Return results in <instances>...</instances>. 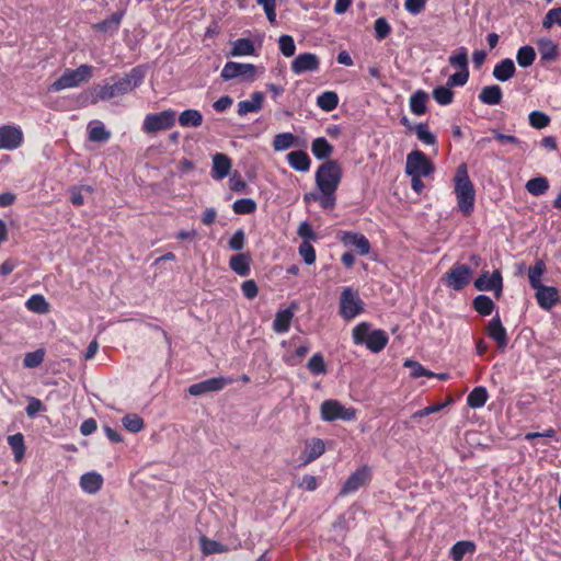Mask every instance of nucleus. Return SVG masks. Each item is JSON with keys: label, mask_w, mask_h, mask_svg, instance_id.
Masks as SVG:
<instances>
[{"label": "nucleus", "mask_w": 561, "mask_h": 561, "mask_svg": "<svg viewBox=\"0 0 561 561\" xmlns=\"http://www.w3.org/2000/svg\"><path fill=\"white\" fill-rule=\"evenodd\" d=\"M541 61H554L559 56L558 45L550 38H541L537 43Z\"/></svg>", "instance_id": "obj_27"}, {"label": "nucleus", "mask_w": 561, "mask_h": 561, "mask_svg": "<svg viewBox=\"0 0 561 561\" xmlns=\"http://www.w3.org/2000/svg\"><path fill=\"white\" fill-rule=\"evenodd\" d=\"M297 145V138L291 133L277 134L273 139V148L275 151H285Z\"/></svg>", "instance_id": "obj_42"}, {"label": "nucleus", "mask_w": 561, "mask_h": 561, "mask_svg": "<svg viewBox=\"0 0 561 561\" xmlns=\"http://www.w3.org/2000/svg\"><path fill=\"white\" fill-rule=\"evenodd\" d=\"M370 478V470L368 467H362L360 469L353 472L345 481L341 494L345 495L348 493L356 492L363 486Z\"/></svg>", "instance_id": "obj_17"}, {"label": "nucleus", "mask_w": 561, "mask_h": 561, "mask_svg": "<svg viewBox=\"0 0 561 561\" xmlns=\"http://www.w3.org/2000/svg\"><path fill=\"white\" fill-rule=\"evenodd\" d=\"M175 123V112L164 110L160 113L148 114L142 123V130L147 134H153L160 130L171 128Z\"/></svg>", "instance_id": "obj_7"}, {"label": "nucleus", "mask_w": 561, "mask_h": 561, "mask_svg": "<svg viewBox=\"0 0 561 561\" xmlns=\"http://www.w3.org/2000/svg\"><path fill=\"white\" fill-rule=\"evenodd\" d=\"M469 79V70H459L458 72L451 75L447 80V85L451 87H462L468 82Z\"/></svg>", "instance_id": "obj_63"}, {"label": "nucleus", "mask_w": 561, "mask_h": 561, "mask_svg": "<svg viewBox=\"0 0 561 561\" xmlns=\"http://www.w3.org/2000/svg\"><path fill=\"white\" fill-rule=\"evenodd\" d=\"M264 94L260 91L251 94L250 100H243L238 103V114L245 116L249 113L259 112L262 110Z\"/></svg>", "instance_id": "obj_21"}, {"label": "nucleus", "mask_w": 561, "mask_h": 561, "mask_svg": "<svg viewBox=\"0 0 561 561\" xmlns=\"http://www.w3.org/2000/svg\"><path fill=\"white\" fill-rule=\"evenodd\" d=\"M404 366L409 367L411 369V376L413 378H420L422 376H426V377L435 376L434 373L425 369L420 363L412 360V359H407L404 362Z\"/></svg>", "instance_id": "obj_60"}, {"label": "nucleus", "mask_w": 561, "mask_h": 561, "mask_svg": "<svg viewBox=\"0 0 561 561\" xmlns=\"http://www.w3.org/2000/svg\"><path fill=\"white\" fill-rule=\"evenodd\" d=\"M320 67V60L316 54L302 53L291 61V71L300 76L305 72H314Z\"/></svg>", "instance_id": "obj_14"}, {"label": "nucleus", "mask_w": 561, "mask_h": 561, "mask_svg": "<svg viewBox=\"0 0 561 561\" xmlns=\"http://www.w3.org/2000/svg\"><path fill=\"white\" fill-rule=\"evenodd\" d=\"M8 444L13 451L14 460L18 462L21 461L25 454L24 436L21 433L10 435L8 437Z\"/></svg>", "instance_id": "obj_45"}, {"label": "nucleus", "mask_w": 561, "mask_h": 561, "mask_svg": "<svg viewBox=\"0 0 561 561\" xmlns=\"http://www.w3.org/2000/svg\"><path fill=\"white\" fill-rule=\"evenodd\" d=\"M111 137V133L105 128L101 122H95L94 125L89 126V139L91 141L104 142Z\"/></svg>", "instance_id": "obj_48"}, {"label": "nucleus", "mask_w": 561, "mask_h": 561, "mask_svg": "<svg viewBox=\"0 0 561 561\" xmlns=\"http://www.w3.org/2000/svg\"><path fill=\"white\" fill-rule=\"evenodd\" d=\"M473 308L481 316H489L494 309V302L489 296L479 295L473 299Z\"/></svg>", "instance_id": "obj_47"}, {"label": "nucleus", "mask_w": 561, "mask_h": 561, "mask_svg": "<svg viewBox=\"0 0 561 561\" xmlns=\"http://www.w3.org/2000/svg\"><path fill=\"white\" fill-rule=\"evenodd\" d=\"M92 71L93 68L89 65H80L76 69H67L60 78L50 84L49 91L58 92L65 89L79 87L91 79Z\"/></svg>", "instance_id": "obj_4"}, {"label": "nucleus", "mask_w": 561, "mask_h": 561, "mask_svg": "<svg viewBox=\"0 0 561 561\" xmlns=\"http://www.w3.org/2000/svg\"><path fill=\"white\" fill-rule=\"evenodd\" d=\"M528 193L534 196H540L549 190V181L545 176H536L527 181L525 185Z\"/></svg>", "instance_id": "obj_38"}, {"label": "nucleus", "mask_w": 561, "mask_h": 561, "mask_svg": "<svg viewBox=\"0 0 561 561\" xmlns=\"http://www.w3.org/2000/svg\"><path fill=\"white\" fill-rule=\"evenodd\" d=\"M182 127H199L203 124V115L197 110H185L179 116Z\"/></svg>", "instance_id": "obj_35"}, {"label": "nucleus", "mask_w": 561, "mask_h": 561, "mask_svg": "<svg viewBox=\"0 0 561 561\" xmlns=\"http://www.w3.org/2000/svg\"><path fill=\"white\" fill-rule=\"evenodd\" d=\"M389 337L383 330H374V333L369 335L366 347L373 353L381 352L388 344Z\"/></svg>", "instance_id": "obj_30"}, {"label": "nucleus", "mask_w": 561, "mask_h": 561, "mask_svg": "<svg viewBox=\"0 0 561 561\" xmlns=\"http://www.w3.org/2000/svg\"><path fill=\"white\" fill-rule=\"evenodd\" d=\"M311 151L317 159L324 160L332 154L333 147L324 137H319L312 141Z\"/></svg>", "instance_id": "obj_31"}, {"label": "nucleus", "mask_w": 561, "mask_h": 561, "mask_svg": "<svg viewBox=\"0 0 561 561\" xmlns=\"http://www.w3.org/2000/svg\"><path fill=\"white\" fill-rule=\"evenodd\" d=\"M23 131L19 126L3 125L0 127V150H15L23 144Z\"/></svg>", "instance_id": "obj_12"}, {"label": "nucleus", "mask_w": 561, "mask_h": 561, "mask_svg": "<svg viewBox=\"0 0 561 561\" xmlns=\"http://www.w3.org/2000/svg\"><path fill=\"white\" fill-rule=\"evenodd\" d=\"M554 24L561 25V7L549 10L542 20L545 28H551Z\"/></svg>", "instance_id": "obj_61"}, {"label": "nucleus", "mask_w": 561, "mask_h": 561, "mask_svg": "<svg viewBox=\"0 0 561 561\" xmlns=\"http://www.w3.org/2000/svg\"><path fill=\"white\" fill-rule=\"evenodd\" d=\"M529 125L536 129H543L550 124V117L541 111H533L528 115Z\"/></svg>", "instance_id": "obj_53"}, {"label": "nucleus", "mask_w": 561, "mask_h": 561, "mask_svg": "<svg viewBox=\"0 0 561 561\" xmlns=\"http://www.w3.org/2000/svg\"><path fill=\"white\" fill-rule=\"evenodd\" d=\"M536 59V50L530 45H525L518 48L516 53V60L517 64L522 68H528L530 67Z\"/></svg>", "instance_id": "obj_43"}, {"label": "nucleus", "mask_w": 561, "mask_h": 561, "mask_svg": "<svg viewBox=\"0 0 561 561\" xmlns=\"http://www.w3.org/2000/svg\"><path fill=\"white\" fill-rule=\"evenodd\" d=\"M298 251L306 264L311 265L316 262V250L310 242L302 241Z\"/></svg>", "instance_id": "obj_59"}, {"label": "nucleus", "mask_w": 561, "mask_h": 561, "mask_svg": "<svg viewBox=\"0 0 561 561\" xmlns=\"http://www.w3.org/2000/svg\"><path fill=\"white\" fill-rule=\"evenodd\" d=\"M122 423L130 433H139L145 427L144 420L135 413L126 414L122 419Z\"/></svg>", "instance_id": "obj_49"}, {"label": "nucleus", "mask_w": 561, "mask_h": 561, "mask_svg": "<svg viewBox=\"0 0 561 561\" xmlns=\"http://www.w3.org/2000/svg\"><path fill=\"white\" fill-rule=\"evenodd\" d=\"M474 287L480 291H494L496 298H500L503 290V278L499 270L492 274L483 272L476 280Z\"/></svg>", "instance_id": "obj_11"}, {"label": "nucleus", "mask_w": 561, "mask_h": 561, "mask_svg": "<svg viewBox=\"0 0 561 561\" xmlns=\"http://www.w3.org/2000/svg\"><path fill=\"white\" fill-rule=\"evenodd\" d=\"M375 37L378 41L385 39L391 32V26L385 18H378L374 24Z\"/></svg>", "instance_id": "obj_58"}, {"label": "nucleus", "mask_w": 561, "mask_h": 561, "mask_svg": "<svg viewBox=\"0 0 561 561\" xmlns=\"http://www.w3.org/2000/svg\"><path fill=\"white\" fill-rule=\"evenodd\" d=\"M325 451L324 442L321 438H311L305 443V449L300 455L301 465L307 466L321 457Z\"/></svg>", "instance_id": "obj_16"}, {"label": "nucleus", "mask_w": 561, "mask_h": 561, "mask_svg": "<svg viewBox=\"0 0 561 561\" xmlns=\"http://www.w3.org/2000/svg\"><path fill=\"white\" fill-rule=\"evenodd\" d=\"M124 13L123 12H115L113 13L108 19L99 22L94 25V28L100 32H115L117 31Z\"/></svg>", "instance_id": "obj_46"}, {"label": "nucleus", "mask_w": 561, "mask_h": 561, "mask_svg": "<svg viewBox=\"0 0 561 561\" xmlns=\"http://www.w3.org/2000/svg\"><path fill=\"white\" fill-rule=\"evenodd\" d=\"M341 241L345 247L355 248L360 255H367L370 251L368 239L358 232H344Z\"/></svg>", "instance_id": "obj_19"}, {"label": "nucleus", "mask_w": 561, "mask_h": 561, "mask_svg": "<svg viewBox=\"0 0 561 561\" xmlns=\"http://www.w3.org/2000/svg\"><path fill=\"white\" fill-rule=\"evenodd\" d=\"M477 546L471 540L457 541L450 549V557L454 561H462L466 554H473Z\"/></svg>", "instance_id": "obj_29"}, {"label": "nucleus", "mask_w": 561, "mask_h": 561, "mask_svg": "<svg viewBox=\"0 0 561 561\" xmlns=\"http://www.w3.org/2000/svg\"><path fill=\"white\" fill-rule=\"evenodd\" d=\"M364 310V302L358 293L352 287H345L340 297V316L345 320H352Z\"/></svg>", "instance_id": "obj_5"}, {"label": "nucleus", "mask_w": 561, "mask_h": 561, "mask_svg": "<svg viewBox=\"0 0 561 561\" xmlns=\"http://www.w3.org/2000/svg\"><path fill=\"white\" fill-rule=\"evenodd\" d=\"M310 347L307 344L300 345L295 351V354L286 358V363L290 366H295L301 362V359L309 353Z\"/></svg>", "instance_id": "obj_64"}, {"label": "nucleus", "mask_w": 561, "mask_h": 561, "mask_svg": "<svg viewBox=\"0 0 561 561\" xmlns=\"http://www.w3.org/2000/svg\"><path fill=\"white\" fill-rule=\"evenodd\" d=\"M417 139L421 140L425 145H435L436 137L432 134L426 124L420 123L414 127Z\"/></svg>", "instance_id": "obj_55"}, {"label": "nucleus", "mask_w": 561, "mask_h": 561, "mask_svg": "<svg viewBox=\"0 0 561 561\" xmlns=\"http://www.w3.org/2000/svg\"><path fill=\"white\" fill-rule=\"evenodd\" d=\"M342 179V168L336 160H328L316 172V184L327 196L336 197L335 192Z\"/></svg>", "instance_id": "obj_3"}, {"label": "nucleus", "mask_w": 561, "mask_h": 561, "mask_svg": "<svg viewBox=\"0 0 561 561\" xmlns=\"http://www.w3.org/2000/svg\"><path fill=\"white\" fill-rule=\"evenodd\" d=\"M145 78V72L140 67L133 68L124 77H112V83H105L98 90V100L108 101L113 98L125 95L139 87Z\"/></svg>", "instance_id": "obj_1"}, {"label": "nucleus", "mask_w": 561, "mask_h": 561, "mask_svg": "<svg viewBox=\"0 0 561 561\" xmlns=\"http://www.w3.org/2000/svg\"><path fill=\"white\" fill-rule=\"evenodd\" d=\"M307 367L310 373L316 376L327 373V365L321 353L313 354L308 360Z\"/></svg>", "instance_id": "obj_50"}, {"label": "nucleus", "mask_w": 561, "mask_h": 561, "mask_svg": "<svg viewBox=\"0 0 561 561\" xmlns=\"http://www.w3.org/2000/svg\"><path fill=\"white\" fill-rule=\"evenodd\" d=\"M546 272V264L542 260H538L535 265L528 268L529 284L533 289L543 286L541 277Z\"/></svg>", "instance_id": "obj_41"}, {"label": "nucleus", "mask_w": 561, "mask_h": 561, "mask_svg": "<svg viewBox=\"0 0 561 561\" xmlns=\"http://www.w3.org/2000/svg\"><path fill=\"white\" fill-rule=\"evenodd\" d=\"M488 335L497 344V347L504 350L507 346L508 339L506 329L503 327L499 314L493 317L486 328Z\"/></svg>", "instance_id": "obj_18"}, {"label": "nucleus", "mask_w": 561, "mask_h": 561, "mask_svg": "<svg viewBox=\"0 0 561 561\" xmlns=\"http://www.w3.org/2000/svg\"><path fill=\"white\" fill-rule=\"evenodd\" d=\"M231 159L224 153H216L213 157L211 178L214 180L225 179L231 170Z\"/></svg>", "instance_id": "obj_20"}, {"label": "nucleus", "mask_w": 561, "mask_h": 561, "mask_svg": "<svg viewBox=\"0 0 561 561\" xmlns=\"http://www.w3.org/2000/svg\"><path fill=\"white\" fill-rule=\"evenodd\" d=\"M444 283L448 288L456 291L462 290L472 279V270L463 264H455L445 273Z\"/></svg>", "instance_id": "obj_8"}, {"label": "nucleus", "mask_w": 561, "mask_h": 561, "mask_svg": "<svg viewBox=\"0 0 561 561\" xmlns=\"http://www.w3.org/2000/svg\"><path fill=\"white\" fill-rule=\"evenodd\" d=\"M254 53L255 47L250 38H238L232 43L230 55L234 57L251 56L254 55Z\"/></svg>", "instance_id": "obj_34"}, {"label": "nucleus", "mask_w": 561, "mask_h": 561, "mask_svg": "<svg viewBox=\"0 0 561 561\" xmlns=\"http://www.w3.org/2000/svg\"><path fill=\"white\" fill-rule=\"evenodd\" d=\"M251 255L249 253H239L232 255L229 260V267L239 276L250 274Z\"/></svg>", "instance_id": "obj_26"}, {"label": "nucleus", "mask_w": 561, "mask_h": 561, "mask_svg": "<svg viewBox=\"0 0 561 561\" xmlns=\"http://www.w3.org/2000/svg\"><path fill=\"white\" fill-rule=\"evenodd\" d=\"M428 100V95L423 90H417L410 98V110L416 115L421 116L426 112V102Z\"/></svg>", "instance_id": "obj_32"}, {"label": "nucleus", "mask_w": 561, "mask_h": 561, "mask_svg": "<svg viewBox=\"0 0 561 561\" xmlns=\"http://www.w3.org/2000/svg\"><path fill=\"white\" fill-rule=\"evenodd\" d=\"M278 46H279L280 53L285 57H293L295 55L296 44H295V41H294L293 36H290V35H282L278 38Z\"/></svg>", "instance_id": "obj_54"}, {"label": "nucleus", "mask_w": 561, "mask_h": 561, "mask_svg": "<svg viewBox=\"0 0 561 561\" xmlns=\"http://www.w3.org/2000/svg\"><path fill=\"white\" fill-rule=\"evenodd\" d=\"M433 98L438 104L448 105L454 100V92L448 85H440L433 90Z\"/></svg>", "instance_id": "obj_51"}, {"label": "nucleus", "mask_w": 561, "mask_h": 561, "mask_svg": "<svg viewBox=\"0 0 561 561\" xmlns=\"http://www.w3.org/2000/svg\"><path fill=\"white\" fill-rule=\"evenodd\" d=\"M294 318V308L289 307L276 312L273 321V330L277 333H285L289 330L290 322Z\"/></svg>", "instance_id": "obj_28"}, {"label": "nucleus", "mask_w": 561, "mask_h": 561, "mask_svg": "<svg viewBox=\"0 0 561 561\" xmlns=\"http://www.w3.org/2000/svg\"><path fill=\"white\" fill-rule=\"evenodd\" d=\"M448 62L451 67L458 68L459 70H469L468 67V50L466 47H459L448 58Z\"/></svg>", "instance_id": "obj_44"}, {"label": "nucleus", "mask_w": 561, "mask_h": 561, "mask_svg": "<svg viewBox=\"0 0 561 561\" xmlns=\"http://www.w3.org/2000/svg\"><path fill=\"white\" fill-rule=\"evenodd\" d=\"M288 164L296 171L307 172L310 169L311 160L306 151L296 150L287 154Z\"/></svg>", "instance_id": "obj_24"}, {"label": "nucleus", "mask_w": 561, "mask_h": 561, "mask_svg": "<svg viewBox=\"0 0 561 561\" xmlns=\"http://www.w3.org/2000/svg\"><path fill=\"white\" fill-rule=\"evenodd\" d=\"M434 172V165L426 154L413 150L407 156L405 173L428 176Z\"/></svg>", "instance_id": "obj_9"}, {"label": "nucleus", "mask_w": 561, "mask_h": 561, "mask_svg": "<svg viewBox=\"0 0 561 561\" xmlns=\"http://www.w3.org/2000/svg\"><path fill=\"white\" fill-rule=\"evenodd\" d=\"M321 417L325 422H333L337 420L353 421L356 417V410L354 408H346L337 400H325L320 407Z\"/></svg>", "instance_id": "obj_6"}, {"label": "nucleus", "mask_w": 561, "mask_h": 561, "mask_svg": "<svg viewBox=\"0 0 561 561\" xmlns=\"http://www.w3.org/2000/svg\"><path fill=\"white\" fill-rule=\"evenodd\" d=\"M245 243V233L242 229H238L228 241L230 250L240 251Z\"/></svg>", "instance_id": "obj_62"}, {"label": "nucleus", "mask_w": 561, "mask_h": 561, "mask_svg": "<svg viewBox=\"0 0 561 561\" xmlns=\"http://www.w3.org/2000/svg\"><path fill=\"white\" fill-rule=\"evenodd\" d=\"M256 67L252 64H242L228 61L221 70V78L229 81L236 78H241L244 81H253L255 78Z\"/></svg>", "instance_id": "obj_10"}, {"label": "nucleus", "mask_w": 561, "mask_h": 561, "mask_svg": "<svg viewBox=\"0 0 561 561\" xmlns=\"http://www.w3.org/2000/svg\"><path fill=\"white\" fill-rule=\"evenodd\" d=\"M103 485V478L98 472H87L81 476L80 478V486L81 489L89 493V494H95L100 491V489Z\"/></svg>", "instance_id": "obj_25"}, {"label": "nucleus", "mask_w": 561, "mask_h": 561, "mask_svg": "<svg viewBox=\"0 0 561 561\" xmlns=\"http://www.w3.org/2000/svg\"><path fill=\"white\" fill-rule=\"evenodd\" d=\"M489 399V393L485 387L479 386L473 388V390L467 397V404L471 409H480L482 408Z\"/></svg>", "instance_id": "obj_33"}, {"label": "nucleus", "mask_w": 561, "mask_h": 561, "mask_svg": "<svg viewBox=\"0 0 561 561\" xmlns=\"http://www.w3.org/2000/svg\"><path fill=\"white\" fill-rule=\"evenodd\" d=\"M304 201L306 203L318 202L322 208L330 209L335 206L336 197L327 196L325 193L319 191L306 193L304 195Z\"/></svg>", "instance_id": "obj_36"}, {"label": "nucleus", "mask_w": 561, "mask_h": 561, "mask_svg": "<svg viewBox=\"0 0 561 561\" xmlns=\"http://www.w3.org/2000/svg\"><path fill=\"white\" fill-rule=\"evenodd\" d=\"M479 101L485 105H497L502 102L503 91L497 84L486 85L479 93Z\"/></svg>", "instance_id": "obj_23"}, {"label": "nucleus", "mask_w": 561, "mask_h": 561, "mask_svg": "<svg viewBox=\"0 0 561 561\" xmlns=\"http://www.w3.org/2000/svg\"><path fill=\"white\" fill-rule=\"evenodd\" d=\"M538 306L543 310H551L559 302V291L553 286H540L535 289Z\"/></svg>", "instance_id": "obj_15"}, {"label": "nucleus", "mask_w": 561, "mask_h": 561, "mask_svg": "<svg viewBox=\"0 0 561 561\" xmlns=\"http://www.w3.org/2000/svg\"><path fill=\"white\" fill-rule=\"evenodd\" d=\"M25 307L27 308V310L38 314H45L49 311V304L47 302L45 297L39 294L32 295L26 300Z\"/></svg>", "instance_id": "obj_39"}, {"label": "nucleus", "mask_w": 561, "mask_h": 561, "mask_svg": "<svg viewBox=\"0 0 561 561\" xmlns=\"http://www.w3.org/2000/svg\"><path fill=\"white\" fill-rule=\"evenodd\" d=\"M454 182L458 208L465 216H469L474 209L476 191L465 163L457 168Z\"/></svg>", "instance_id": "obj_2"}, {"label": "nucleus", "mask_w": 561, "mask_h": 561, "mask_svg": "<svg viewBox=\"0 0 561 561\" xmlns=\"http://www.w3.org/2000/svg\"><path fill=\"white\" fill-rule=\"evenodd\" d=\"M339 96L334 91H325L317 96V105L324 112H331L337 107Z\"/></svg>", "instance_id": "obj_40"}, {"label": "nucleus", "mask_w": 561, "mask_h": 561, "mask_svg": "<svg viewBox=\"0 0 561 561\" xmlns=\"http://www.w3.org/2000/svg\"><path fill=\"white\" fill-rule=\"evenodd\" d=\"M374 333L371 325L368 322H360L353 328L352 339L356 345H366L369 335Z\"/></svg>", "instance_id": "obj_37"}, {"label": "nucleus", "mask_w": 561, "mask_h": 561, "mask_svg": "<svg viewBox=\"0 0 561 561\" xmlns=\"http://www.w3.org/2000/svg\"><path fill=\"white\" fill-rule=\"evenodd\" d=\"M202 550L204 554L222 553L227 551V548L218 541L207 539L206 537L201 538Z\"/></svg>", "instance_id": "obj_57"}, {"label": "nucleus", "mask_w": 561, "mask_h": 561, "mask_svg": "<svg viewBox=\"0 0 561 561\" xmlns=\"http://www.w3.org/2000/svg\"><path fill=\"white\" fill-rule=\"evenodd\" d=\"M232 209L238 215L252 214L256 209V203L252 198H240L233 203Z\"/></svg>", "instance_id": "obj_52"}, {"label": "nucleus", "mask_w": 561, "mask_h": 561, "mask_svg": "<svg viewBox=\"0 0 561 561\" xmlns=\"http://www.w3.org/2000/svg\"><path fill=\"white\" fill-rule=\"evenodd\" d=\"M516 67L511 58H505L497 62L493 68V77L501 82H506L514 77Z\"/></svg>", "instance_id": "obj_22"}, {"label": "nucleus", "mask_w": 561, "mask_h": 561, "mask_svg": "<svg viewBox=\"0 0 561 561\" xmlns=\"http://www.w3.org/2000/svg\"><path fill=\"white\" fill-rule=\"evenodd\" d=\"M231 378L214 377L204 381L193 383L188 388L191 396H202L208 392H216L222 390L227 385L232 383Z\"/></svg>", "instance_id": "obj_13"}, {"label": "nucleus", "mask_w": 561, "mask_h": 561, "mask_svg": "<svg viewBox=\"0 0 561 561\" xmlns=\"http://www.w3.org/2000/svg\"><path fill=\"white\" fill-rule=\"evenodd\" d=\"M44 357L45 352L42 348L26 353L23 359V365L27 368L38 367L43 363Z\"/></svg>", "instance_id": "obj_56"}]
</instances>
